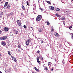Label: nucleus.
<instances>
[{
	"mask_svg": "<svg viewBox=\"0 0 73 73\" xmlns=\"http://www.w3.org/2000/svg\"><path fill=\"white\" fill-rule=\"evenodd\" d=\"M41 19H42V16L40 15H39L36 17V21H39L41 20Z\"/></svg>",
	"mask_w": 73,
	"mask_h": 73,
	"instance_id": "1",
	"label": "nucleus"
},
{
	"mask_svg": "<svg viewBox=\"0 0 73 73\" xmlns=\"http://www.w3.org/2000/svg\"><path fill=\"white\" fill-rule=\"evenodd\" d=\"M30 42H31V40L30 39L27 40L26 42V45H29Z\"/></svg>",
	"mask_w": 73,
	"mask_h": 73,
	"instance_id": "2",
	"label": "nucleus"
},
{
	"mask_svg": "<svg viewBox=\"0 0 73 73\" xmlns=\"http://www.w3.org/2000/svg\"><path fill=\"white\" fill-rule=\"evenodd\" d=\"M17 24L19 26H21V22L19 20H17Z\"/></svg>",
	"mask_w": 73,
	"mask_h": 73,
	"instance_id": "3",
	"label": "nucleus"
},
{
	"mask_svg": "<svg viewBox=\"0 0 73 73\" xmlns=\"http://www.w3.org/2000/svg\"><path fill=\"white\" fill-rule=\"evenodd\" d=\"M13 32H14L15 34H19V32H18V31L16 30L13 29Z\"/></svg>",
	"mask_w": 73,
	"mask_h": 73,
	"instance_id": "4",
	"label": "nucleus"
},
{
	"mask_svg": "<svg viewBox=\"0 0 73 73\" xmlns=\"http://www.w3.org/2000/svg\"><path fill=\"white\" fill-rule=\"evenodd\" d=\"M8 29H8V27H5L3 31H4V32H8Z\"/></svg>",
	"mask_w": 73,
	"mask_h": 73,
	"instance_id": "5",
	"label": "nucleus"
},
{
	"mask_svg": "<svg viewBox=\"0 0 73 73\" xmlns=\"http://www.w3.org/2000/svg\"><path fill=\"white\" fill-rule=\"evenodd\" d=\"M36 60L38 64H40V60H39V57H37L36 58Z\"/></svg>",
	"mask_w": 73,
	"mask_h": 73,
	"instance_id": "6",
	"label": "nucleus"
},
{
	"mask_svg": "<svg viewBox=\"0 0 73 73\" xmlns=\"http://www.w3.org/2000/svg\"><path fill=\"white\" fill-rule=\"evenodd\" d=\"M21 8L23 10V11H25V7H24V5L23 4V3H22V4Z\"/></svg>",
	"mask_w": 73,
	"mask_h": 73,
	"instance_id": "7",
	"label": "nucleus"
},
{
	"mask_svg": "<svg viewBox=\"0 0 73 73\" xmlns=\"http://www.w3.org/2000/svg\"><path fill=\"white\" fill-rule=\"evenodd\" d=\"M60 20H65V17H62L60 18Z\"/></svg>",
	"mask_w": 73,
	"mask_h": 73,
	"instance_id": "8",
	"label": "nucleus"
},
{
	"mask_svg": "<svg viewBox=\"0 0 73 73\" xmlns=\"http://www.w3.org/2000/svg\"><path fill=\"white\" fill-rule=\"evenodd\" d=\"M1 44L2 45L5 46L6 45V43L3 42H1Z\"/></svg>",
	"mask_w": 73,
	"mask_h": 73,
	"instance_id": "9",
	"label": "nucleus"
},
{
	"mask_svg": "<svg viewBox=\"0 0 73 73\" xmlns=\"http://www.w3.org/2000/svg\"><path fill=\"white\" fill-rule=\"evenodd\" d=\"M12 60H13L14 61H15V62H16V61H17V60H16V58H14V57H12Z\"/></svg>",
	"mask_w": 73,
	"mask_h": 73,
	"instance_id": "10",
	"label": "nucleus"
},
{
	"mask_svg": "<svg viewBox=\"0 0 73 73\" xmlns=\"http://www.w3.org/2000/svg\"><path fill=\"white\" fill-rule=\"evenodd\" d=\"M50 9L51 11H53V10L54 9V8L52 6H50Z\"/></svg>",
	"mask_w": 73,
	"mask_h": 73,
	"instance_id": "11",
	"label": "nucleus"
},
{
	"mask_svg": "<svg viewBox=\"0 0 73 73\" xmlns=\"http://www.w3.org/2000/svg\"><path fill=\"white\" fill-rule=\"evenodd\" d=\"M8 4V2H7L5 3V5H4V7H7V5Z\"/></svg>",
	"mask_w": 73,
	"mask_h": 73,
	"instance_id": "12",
	"label": "nucleus"
},
{
	"mask_svg": "<svg viewBox=\"0 0 73 73\" xmlns=\"http://www.w3.org/2000/svg\"><path fill=\"white\" fill-rule=\"evenodd\" d=\"M45 67L44 68V70H45L46 71H48V67H47L44 66Z\"/></svg>",
	"mask_w": 73,
	"mask_h": 73,
	"instance_id": "13",
	"label": "nucleus"
},
{
	"mask_svg": "<svg viewBox=\"0 0 73 73\" xmlns=\"http://www.w3.org/2000/svg\"><path fill=\"white\" fill-rule=\"evenodd\" d=\"M55 15L56 16H57V17H61V16L59 15H58V13L56 14Z\"/></svg>",
	"mask_w": 73,
	"mask_h": 73,
	"instance_id": "14",
	"label": "nucleus"
},
{
	"mask_svg": "<svg viewBox=\"0 0 73 73\" xmlns=\"http://www.w3.org/2000/svg\"><path fill=\"white\" fill-rule=\"evenodd\" d=\"M39 32H42V31H43V30H42V29H39L38 30Z\"/></svg>",
	"mask_w": 73,
	"mask_h": 73,
	"instance_id": "15",
	"label": "nucleus"
},
{
	"mask_svg": "<svg viewBox=\"0 0 73 73\" xmlns=\"http://www.w3.org/2000/svg\"><path fill=\"white\" fill-rule=\"evenodd\" d=\"M3 40H6V38H7V37L6 36H3Z\"/></svg>",
	"mask_w": 73,
	"mask_h": 73,
	"instance_id": "16",
	"label": "nucleus"
},
{
	"mask_svg": "<svg viewBox=\"0 0 73 73\" xmlns=\"http://www.w3.org/2000/svg\"><path fill=\"white\" fill-rule=\"evenodd\" d=\"M60 10L59 8H56L55 9V11H59Z\"/></svg>",
	"mask_w": 73,
	"mask_h": 73,
	"instance_id": "17",
	"label": "nucleus"
},
{
	"mask_svg": "<svg viewBox=\"0 0 73 73\" xmlns=\"http://www.w3.org/2000/svg\"><path fill=\"white\" fill-rule=\"evenodd\" d=\"M3 15H4V13H3V12L0 13V18L1 17V16H3Z\"/></svg>",
	"mask_w": 73,
	"mask_h": 73,
	"instance_id": "18",
	"label": "nucleus"
},
{
	"mask_svg": "<svg viewBox=\"0 0 73 73\" xmlns=\"http://www.w3.org/2000/svg\"><path fill=\"white\" fill-rule=\"evenodd\" d=\"M55 35L56 37H57V36H58V33H56L55 34Z\"/></svg>",
	"mask_w": 73,
	"mask_h": 73,
	"instance_id": "19",
	"label": "nucleus"
},
{
	"mask_svg": "<svg viewBox=\"0 0 73 73\" xmlns=\"http://www.w3.org/2000/svg\"><path fill=\"white\" fill-rule=\"evenodd\" d=\"M34 69H35V70H36V71H39V70L38 69H37L36 67H34Z\"/></svg>",
	"mask_w": 73,
	"mask_h": 73,
	"instance_id": "20",
	"label": "nucleus"
},
{
	"mask_svg": "<svg viewBox=\"0 0 73 73\" xmlns=\"http://www.w3.org/2000/svg\"><path fill=\"white\" fill-rule=\"evenodd\" d=\"M39 58H40L41 59V60H43L42 57V56H41V55L40 56Z\"/></svg>",
	"mask_w": 73,
	"mask_h": 73,
	"instance_id": "21",
	"label": "nucleus"
},
{
	"mask_svg": "<svg viewBox=\"0 0 73 73\" xmlns=\"http://www.w3.org/2000/svg\"><path fill=\"white\" fill-rule=\"evenodd\" d=\"M8 54H9V56H11V51H9L8 52Z\"/></svg>",
	"mask_w": 73,
	"mask_h": 73,
	"instance_id": "22",
	"label": "nucleus"
},
{
	"mask_svg": "<svg viewBox=\"0 0 73 73\" xmlns=\"http://www.w3.org/2000/svg\"><path fill=\"white\" fill-rule=\"evenodd\" d=\"M9 8H10V6L9 5H8L7 6V8L9 9Z\"/></svg>",
	"mask_w": 73,
	"mask_h": 73,
	"instance_id": "23",
	"label": "nucleus"
},
{
	"mask_svg": "<svg viewBox=\"0 0 73 73\" xmlns=\"http://www.w3.org/2000/svg\"><path fill=\"white\" fill-rule=\"evenodd\" d=\"M69 13V11H67L66 12V13L67 14H68V13Z\"/></svg>",
	"mask_w": 73,
	"mask_h": 73,
	"instance_id": "24",
	"label": "nucleus"
},
{
	"mask_svg": "<svg viewBox=\"0 0 73 73\" xmlns=\"http://www.w3.org/2000/svg\"><path fill=\"white\" fill-rule=\"evenodd\" d=\"M72 26H71L69 27V29H71V28H72Z\"/></svg>",
	"mask_w": 73,
	"mask_h": 73,
	"instance_id": "25",
	"label": "nucleus"
},
{
	"mask_svg": "<svg viewBox=\"0 0 73 73\" xmlns=\"http://www.w3.org/2000/svg\"><path fill=\"white\" fill-rule=\"evenodd\" d=\"M14 13H13L12 12L11 13H10V15H13L14 14Z\"/></svg>",
	"mask_w": 73,
	"mask_h": 73,
	"instance_id": "26",
	"label": "nucleus"
},
{
	"mask_svg": "<svg viewBox=\"0 0 73 73\" xmlns=\"http://www.w3.org/2000/svg\"><path fill=\"white\" fill-rule=\"evenodd\" d=\"M27 5H29V2L28 1H27Z\"/></svg>",
	"mask_w": 73,
	"mask_h": 73,
	"instance_id": "27",
	"label": "nucleus"
},
{
	"mask_svg": "<svg viewBox=\"0 0 73 73\" xmlns=\"http://www.w3.org/2000/svg\"><path fill=\"white\" fill-rule=\"evenodd\" d=\"M7 17H8V16H10V15L9 14H7Z\"/></svg>",
	"mask_w": 73,
	"mask_h": 73,
	"instance_id": "28",
	"label": "nucleus"
},
{
	"mask_svg": "<svg viewBox=\"0 0 73 73\" xmlns=\"http://www.w3.org/2000/svg\"><path fill=\"white\" fill-rule=\"evenodd\" d=\"M0 40H3V37H0Z\"/></svg>",
	"mask_w": 73,
	"mask_h": 73,
	"instance_id": "29",
	"label": "nucleus"
},
{
	"mask_svg": "<svg viewBox=\"0 0 73 73\" xmlns=\"http://www.w3.org/2000/svg\"><path fill=\"white\" fill-rule=\"evenodd\" d=\"M37 53L39 54H40V51H37Z\"/></svg>",
	"mask_w": 73,
	"mask_h": 73,
	"instance_id": "30",
	"label": "nucleus"
},
{
	"mask_svg": "<svg viewBox=\"0 0 73 73\" xmlns=\"http://www.w3.org/2000/svg\"><path fill=\"white\" fill-rule=\"evenodd\" d=\"M18 48H21V46H20L19 45L18 46Z\"/></svg>",
	"mask_w": 73,
	"mask_h": 73,
	"instance_id": "31",
	"label": "nucleus"
},
{
	"mask_svg": "<svg viewBox=\"0 0 73 73\" xmlns=\"http://www.w3.org/2000/svg\"><path fill=\"white\" fill-rule=\"evenodd\" d=\"M47 3L48 4H50V1H47Z\"/></svg>",
	"mask_w": 73,
	"mask_h": 73,
	"instance_id": "32",
	"label": "nucleus"
},
{
	"mask_svg": "<svg viewBox=\"0 0 73 73\" xmlns=\"http://www.w3.org/2000/svg\"><path fill=\"white\" fill-rule=\"evenodd\" d=\"M23 27L24 28H27V26H26L25 25H24V26H23Z\"/></svg>",
	"mask_w": 73,
	"mask_h": 73,
	"instance_id": "33",
	"label": "nucleus"
},
{
	"mask_svg": "<svg viewBox=\"0 0 73 73\" xmlns=\"http://www.w3.org/2000/svg\"><path fill=\"white\" fill-rule=\"evenodd\" d=\"M50 64V62H48V66H49Z\"/></svg>",
	"mask_w": 73,
	"mask_h": 73,
	"instance_id": "34",
	"label": "nucleus"
},
{
	"mask_svg": "<svg viewBox=\"0 0 73 73\" xmlns=\"http://www.w3.org/2000/svg\"><path fill=\"white\" fill-rule=\"evenodd\" d=\"M2 33V31H1V30H0V35H1Z\"/></svg>",
	"mask_w": 73,
	"mask_h": 73,
	"instance_id": "35",
	"label": "nucleus"
},
{
	"mask_svg": "<svg viewBox=\"0 0 73 73\" xmlns=\"http://www.w3.org/2000/svg\"><path fill=\"white\" fill-rule=\"evenodd\" d=\"M18 52L19 53H20V52H20V49H19L18 50Z\"/></svg>",
	"mask_w": 73,
	"mask_h": 73,
	"instance_id": "36",
	"label": "nucleus"
},
{
	"mask_svg": "<svg viewBox=\"0 0 73 73\" xmlns=\"http://www.w3.org/2000/svg\"><path fill=\"white\" fill-rule=\"evenodd\" d=\"M40 9L42 11H43V9H42L41 8H40Z\"/></svg>",
	"mask_w": 73,
	"mask_h": 73,
	"instance_id": "37",
	"label": "nucleus"
},
{
	"mask_svg": "<svg viewBox=\"0 0 73 73\" xmlns=\"http://www.w3.org/2000/svg\"><path fill=\"white\" fill-rule=\"evenodd\" d=\"M51 31H52V32H53V31H54V29H52L51 30Z\"/></svg>",
	"mask_w": 73,
	"mask_h": 73,
	"instance_id": "38",
	"label": "nucleus"
},
{
	"mask_svg": "<svg viewBox=\"0 0 73 73\" xmlns=\"http://www.w3.org/2000/svg\"><path fill=\"white\" fill-rule=\"evenodd\" d=\"M47 25H49V22H47Z\"/></svg>",
	"mask_w": 73,
	"mask_h": 73,
	"instance_id": "39",
	"label": "nucleus"
},
{
	"mask_svg": "<svg viewBox=\"0 0 73 73\" xmlns=\"http://www.w3.org/2000/svg\"><path fill=\"white\" fill-rule=\"evenodd\" d=\"M41 43H43V42H43V40H41Z\"/></svg>",
	"mask_w": 73,
	"mask_h": 73,
	"instance_id": "40",
	"label": "nucleus"
},
{
	"mask_svg": "<svg viewBox=\"0 0 73 73\" xmlns=\"http://www.w3.org/2000/svg\"><path fill=\"white\" fill-rule=\"evenodd\" d=\"M21 16H23V13H21Z\"/></svg>",
	"mask_w": 73,
	"mask_h": 73,
	"instance_id": "41",
	"label": "nucleus"
},
{
	"mask_svg": "<svg viewBox=\"0 0 73 73\" xmlns=\"http://www.w3.org/2000/svg\"><path fill=\"white\" fill-rule=\"evenodd\" d=\"M72 38H73V34H72Z\"/></svg>",
	"mask_w": 73,
	"mask_h": 73,
	"instance_id": "42",
	"label": "nucleus"
},
{
	"mask_svg": "<svg viewBox=\"0 0 73 73\" xmlns=\"http://www.w3.org/2000/svg\"><path fill=\"white\" fill-rule=\"evenodd\" d=\"M53 68H52V69H51V71H53Z\"/></svg>",
	"mask_w": 73,
	"mask_h": 73,
	"instance_id": "43",
	"label": "nucleus"
},
{
	"mask_svg": "<svg viewBox=\"0 0 73 73\" xmlns=\"http://www.w3.org/2000/svg\"><path fill=\"white\" fill-rule=\"evenodd\" d=\"M0 73H2V72H1V71H0Z\"/></svg>",
	"mask_w": 73,
	"mask_h": 73,
	"instance_id": "44",
	"label": "nucleus"
},
{
	"mask_svg": "<svg viewBox=\"0 0 73 73\" xmlns=\"http://www.w3.org/2000/svg\"><path fill=\"white\" fill-rule=\"evenodd\" d=\"M64 25H65V23H64Z\"/></svg>",
	"mask_w": 73,
	"mask_h": 73,
	"instance_id": "45",
	"label": "nucleus"
},
{
	"mask_svg": "<svg viewBox=\"0 0 73 73\" xmlns=\"http://www.w3.org/2000/svg\"><path fill=\"white\" fill-rule=\"evenodd\" d=\"M16 1H18V0H15Z\"/></svg>",
	"mask_w": 73,
	"mask_h": 73,
	"instance_id": "46",
	"label": "nucleus"
},
{
	"mask_svg": "<svg viewBox=\"0 0 73 73\" xmlns=\"http://www.w3.org/2000/svg\"><path fill=\"white\" fill-rule=\"evenodd\" d=\"M1 56V54H0V57Z\"/></svg>",
	"mask_w": 73,
	"mask_h": 73,
	"instance_id": "47",
	"label": "nucleus"
},
{
	"mask_svg": "<svg viewBox=\"0 0 73 73\" xmlns=\"http://www.w3.org/2000/svg\"><path fill=\"white\" fill-rule=\"evenodd\" d=\"M7 0V1H9V0Z\"/></svg>",
	"mask_w": 73,
	"mask_h": 73,
	"instance_id": "48",
	"label": "nucleus"
},
{
	"mask_svg": "<svg viewBox=\"0 0 73 73\" xmlns=\"http://www.w3.org/2000/svg\"><path fill=\"white\" fill-rule=\"evenodd\" d=\"M33 73H36V72H34Z\"/></svg>",
	"mask_w": 73,
	"mask_h": 73,
	"instance_id": "49",
	"label": "nucleus"
},
{
	"mask_svg": "<svg viewBox=\"0 0 73 73\" xmlns=\"http://www.w3.org/2000/svg\"><path fill=\"white\" fill-rule=\"evenodd\" d=\"M1 0H0V1H1Z\"/></svg>",
	"mask_w": 73,
	"mask_h": 73,
	"instance_id": "50",
	"label": "nucleus"
},
{
	"mask_svg": "<svg viewBox=\"0 0 73 73\" xmlns=\"http://www.w3.org/2000/svg\"><path fill=\"white\" fill-rule=\"evenodd\" d=\"M32 28V27H31V28Z\"/></svg>",
	"mask_w": 73,
	"mask_h": 73,
	"instance_id": "51",
	"label": "nucleus"
}]
</instances>
